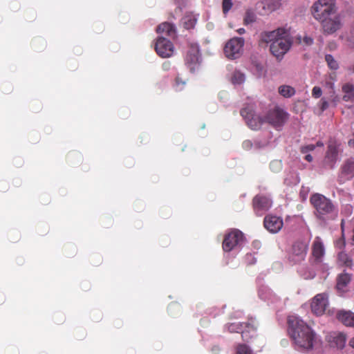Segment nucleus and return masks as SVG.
<instances>
[{"label":"nucleus","instance_id":"nucleus-1","mask_svg":"<svg viewBox=\"0 0 354 354\" xmlns=\"http://www.w3.org/2000/svg\"><path fill=\"white\" fill-rule=\"evenodd\" d=\"M288 333L295 344L299 348L309 350L313 347L315 334L312 329L298 317H288Z\"/></svg>","mask_w":354,"mask_h":354},{"label":"nucleus","instance_id":"nucleus-2","mask_svg":"<svg viewBox=\"0 0 354 354\" xmlns=\"http://www.w3.org/2000/svg\"><path fill=\"white\" fill-rule=\"evenodd\" d=\"M310 202L315 208V215L317 219L326 222L334 219L337 216V209L333 202L321 194H314Z\"/></svg>","mask_w":354,"mask_h":354},{"label":"nucleus","instance_id":"nucleus-3","mask_svg":"<svg viewBox=\"0 0 354 354\" xmlns=\"http://www.w3.org/2000/svg\"><path fill=\"white\" fill-rule=\"evenodd\" d=\"M185 64L191 73H195L201 66L202 56L199 45L194 42H189L184 57Z\"/></svg>","mask_w":354,"mask_h":354},{"label":"nucleus","instance_id":"nucleus-4","mask_svg":"<svg viewBox=\"0 0 354 354\" xmlns=\"http://www.w3.org/2000/svg\"><path fill=\"white\" fill-rule=\"evenodd\" d=\"M335 0H318L311 8L313 17L319 21L335 11Z\"/></svg>","mask_w":354,"mask_h":354},{"label":"nucleus","instance_id":"nucleus-5","mask_svg":"<svg viewBox=\"0 0 354 354\" xmlns=\"http://www.w3.org/2000/svg\"><path fill=\"white\" fill-rule=\"evenodd\" d=\"M289 114L279 107L269 110L265 115V121L276 129H281L287 122Z\"/></svg>","mask_w":354,"mask_h":354},{"label":"nucleus","instance_id":"nucleus-6","mask_svg":"<svg viewBox=\"0 0 354 354\" xmlns=\"http://www.w3.org/2000/svg\"><path fill=\"white\" fill-rule=\"evenodd\" d=\"M243 241V233L238 229H232L224 236L223 249L225 252H230L236 247L241 245Z\"/></svg>","mask_w":354,"mask_h":354},{"label":"nucleus","instance_id":"nucleus-7","mask_svg":"<svg viewBox=\"0 0 354 354\" xmlns=\"http://www.w3.org/2000/svg\"><path fill=\"white\" fill-rule=\"evenodd\" d=\"M240 113L249 127L253 130L259 129L264 123H266L265 121V115L261 117L255 115L252 106H248L244 107L241 110Z\"/></svg>","mask_w":354,"mask_h":354},{"label":"nucleus","instance_id":"nucleus-8","mask_svg":"<svg viewBox=\"0 0 354 354\" xmlns=\"http://www.w3.org/2000/svg\"><path fill=\"white\" fill-rule=\"evenodd\" d=\"M308 244L304 241H296L288 254V259L292 265L303 261L307 254Z\"/></svg>","mask_w":354,"mask_h":354},{"label":"nucleus","instance_id":"nucleus-9","mask_svg":"<svg viewBox=\"0 0 354 354\" xmlns=\"http://www.w3.org/2000/svg\"><path fill=\"white\" fill-rule=\"evenodd\" d=\"M288 34L286 32V35L275 39L274 41L270 44V50L277 59H281L291 46V41L290 39L288 38Z\"/></svg>","mask_w":354,"mask_h":354},{"label":"nucleus","instance_id":"nucleus-10","mask_svg":"<svg viewBox=\"0 0 354 354\" xmlns=\"http://www.w3.org/2000/svg\"><path fill=\"white\" fill-rule=\"evenodd\" d=\"M244 39L242 37H234L229 40L224 48V53L230 59H236L240 57L243 51Z\"/></svg>","mask_w":354,"mask_h":354},{"label":"nucleus","instance_id":"nucleus-11","mask_svg":"<svg viewBox=\"0 0 354 354\" xmlns=\"http://www.w3.org/2000/svg\"><path fill=\"white\" fill-rule=\"evenodd\" d=\"M155 50L161 57H169L174 53V46L170 40L159 37L155 44Z\"/></svg>","mask_w":354,"mask_h":354},{"label":"nucleus","instance_id":"nucleus-12","mask_svg":"<svg viewBox=\"0 0 354 354\" xmlns=\"http://www.w3.org/2000/svg\"><path fill=\"white\" fill-rule=\"evenodd\" d=\"M272 200L264 195H257L252 199V207L257 216H261L272 206Z\"/></svg>","mask_w":354,"mask_h":354},{"label":"nucleus","instance_id":"nucleus-13","mask_svg":"<svg viewBox=\"0 0 354 354\" xmlns=\"http://www.w3.org/2000/svg\"><path fill=\"white\" fill-rule=\"evenodd\" d=\"M322 23V29L324 34L330 35L340 29L342 23L339 16L334 17H325L319 20Z\"/></svg>","mask_w":354,"mask_h":354},{"label":"nucleus","instance_id":"nucleus-14","mask_svg":"<svg viewBox=\"0 0 354 354\" xmlns=\"http://www.w3.org/2000/svg\"><path fill=\"white\" fill-rule=\"evenodd\" d=\"M328 306V295L326 293L317 294L311 303L312 312L316 315H322Z\"/></svg>","mask_w":354,"mask_h":354},{"label":"nucleus","instance_id":"nucleus-15","mask_svg":"<svg viewBox=\"0 0 354 354\" xmlns=\"http://www.w3.org/2000/svg\"><path fill=\"white\" fill-rule=\"evenodd\" d=\"M265 228L271 233H277L283 227V219L272 214H268L265 216L263 220Z\"/></svg>","mask_w":354,"mask_h":354},{"label":"nucleus","instance_id":"nucleus-16","mask_svg":"<svg viewBox=\"0 0 354 354\" xmlns=\"http://www.w3.org/2000/svg\"><path fill=\"white\" fill-rule=\"evenodd\" d=\"M354 177V159L346 160L341 167V173L339 176L341 182L351 180Z\"/></svg>","mask_w":354,"mask_h":354},{"label":"nucleus","instance_id":"nucleus-17","mask_svg":"<svg viewBox=\"0 0 354 354\" xmlns=\"http://www.w3.org/2000/svg\"><path fill=\"white\" fill-rule=\"evenodd\" d=\"M324 253V246L322 239L319 236H317L312 245V254L314 258V261L316 263H321Z\"/></svg>","mask_w":354,"mask_h":354},{"label":"nucleus","instance_id":"nucleus-18","mask_svg":"<svg viewBox=\"0 0 354 354\" xmlns=\"http://www.w3.org/2000/svg\"><path fill=\"white\" fill-rule=\"evenodd\" d=\"M328 341L331 346L342 349L345 346L346 337L342 333L334 332L328 337Z\"/></svg>","mask_w":354,"mask_h":354},{"label":"nucleus","instance_id":"nucleus-19","mask_svg":"<svg viewBox=\"0 0 354 354\" xmlns=\"http://www.w3.org/2000/svg\"><path fill=\"white\" fill-rule=\"evenodd\" d=\"M286 34L284 28H278L270 32H265L261 34V41L265 43H272L275 39L280 38Z\"/></svg>","mask_w":354,"mask_h":354},{"label":"nucleus","instance_id":"nucleus-20","mask_svg":"<svg viewBox=\"0 0 354 354\" xmlns=\"http://www.w3.org/2000/svg\"><path fill=\"white\" fill-rule=\"evenodd\" d=\"M158 33L165 34L167 36L174 38L176 36V26L169 22H163L160 24L156 28Z\"/></svg>","mask_w":354,"mask_h":354},{"label":"nucleus","instance_id":"nucleus-21","mask_svg":"<svg viewBox=\"0 0 354 354\" xmlns=\"http://www.w3.org/2000/svg\"><path fill=\"white\" fill-rule=\"evenodd\" d=\"M337 318L345 326L354 327L353 313L351 311L342 310L337 314Z\"/></svg>","mask_w":354,"mask_h":354},{"label":"nucleus","instance_id":"nucleus-22","mask_svg":"<svg viewBox=\"0 0 354 354\" xmlns=\"http://www.w3.org/2000/svg\"><path fill=\"white\" fill-rule=\"evenodd\" d=\"M351 280V275L344 272L338 275L337 278L336 288L340 292H344L348 284Z\"/></svg>","mask_w":354,"mask_h":354},{"label":"nucleus","instance_id":"nucleus-23","mask_svg":"<svg viewBox=\"0 0 354 354\" xmlns=\"http://www.w3.org/2000/svg\"><path fill=\"white\" fill-rule=\"evenodd\" d=\"M338 155V149L335 145L330 144L328 146V149L326 153V158L328 161L331 162L332 167L335 165L337 161Z\"/></svg>","mask_w":354,"mask_h":354},{"label":"nucleus","instance_id":"nucleus-24","mask_svg":"<svg viewBox=\"0 0 354 354\" xmlns=\"http://www.w3.org/2000/svg\"><path fill=\"white\" fill-rule=\"evenodd\" d=\"M337 263L341 266L351 268L353 263L352 258L345 252H340L337 254Z\"/></svg>","mask_w":354,"mask_h":354},{"label":"nucleus","instance_id":"nucleus-25","mask_svg":"<svg viewBox=\"0 0 354 354\" xmlns=\"http://www.w3.org/2000/svg\"><path fill=\"white\" fill-rule=\"evenodd\" d=\"M249 324L244 322H239V323H231L227 325V330L230 333H239L241 332V336L243 340H245V333L243 331V328L244 327H248Z\"/></svg>","mask_w":354,"mask_h":354},{"label":"nucleus","instance_id":"nucleus-26","mask_svg":"<svg viewBox=\"0 0 354 354\" xmlns=\"http://www.w3.org/2000/svg\"><path fill=\"white\" fill-rule=\"evenodd\" d=\"M342 91L344 93V95L342 97L344 101H354V86L352 84L347 83L343 85Z\"/></svg>","mask_w":354,"mask_h":354},{"label":"nucleus","instance_id":"nucleus-27","mask_svg":"<svg viewBox=\"0 0 354 354\" xmlns=\"http://www.w3.org/2000/svg\"><path fill=\"white\" fill-rule=\"evenodd\" d=\"M184 27L186 29L193 28L196 23V17L192 15H186L182 19Z\"/></svg>","mask_w":354,"mask_h":354},{"label":"nucleus","instance_id":"nucleus-28","mask_svg":"<svg viewBox=\"0 0 354 354\" xmlns=\"http://www.w3.org/2000/svg\"><path fill=\"white\" fill-rule=\"evenodd\" d=\"M279 93L285 97H290L295 94V89L288 85H282L279 88Z\"/></svg>","mask_w":354,"mask_h":354},{"label":"nucleus","instance_id":"nucleus-29","mask_svg":"<svg viewBox=\"0 0 354 354\" xmlns=\"http://www.w3.org/2000/svg\"><path fill=\"white\" fill-rule=\"evenodd\" d=\"M245 81V75L240 71H234L232 76V82L234 84H241Z\"/></svg>","mask_w":354,"mask_h":354},{"label":"nucleus","instance_id":"nucleus-30","mask_svg":"<svg viewBox=\"0 0 354 354\" xmlns=\"http://www.w3.org/2000/svg\"><path fill=\"white\" fill-rule=\"evenodd\" d=\"M325 60L330 69L337 70L339 68V64L334 59V57L331 55H326Z\"/></svg>","mask_w":354,"mask_h":354},{"label":"nucleus","instance_id":"nucleus-31","mask_svg":"<svg viewBox=\"0 0 354 354\" xmlns=\"http://www.w3.org/2000/svg\"><path fill=\"white\" fill-rule=\"evenodd\" d=\"M236 354H252V352L247 345L239 344L236 347Z\"/></svg>","mask_w":354,"mask_h":354},{"label":"nucleus","instance_id":"nucleus-32","mask_svg":"<svg viewBox=\"0 0 354 354\" xmlns=\"http://www.w3.org/2000/svg\"><path fill=\"white\" fill-rule=\"evenodd\" d=\"M281 0H272V2H269L266 5L270 11H274L279 8L281 6Z\"/></svg>","mask_w":354,"mask_h":354},{"label":"nucleus","instance_id":"nucleus-33","mask_svg":"<svg viewBox=\"0 0 354 354\" xmlns=\"http://www.w3.org/2000/svg\"><path fill=\"white\" fill-rule=\"evenodd\" d=\"M232 0H223L222 8L224 14H226L232 8Z\"/></svg>","mask_w":354,"mask_h":354},{"label":"nucleus","instance_id":"nucleus-34","mask_svg":"<svg viewBox=\"0 0 354 354\" xmlns=\"http://www.w3.org/2000/svg\"><path fill=\"white\" fill-rule=\"evenodd\" d=\"M255 16L252 12H247L244 17V24H249L254 21Z\"/></svg>","mask_w":354,"mask_h":354},{"label":"nucleus","instance_id":"nucleus-35","mask_svg":"<svg viewBox=\"0 0 354 354\" xmlns=\"http://www.w3.org/2000/svg\"><path fill=\"white\" fill-rule=\"evenodd\" d=\"M322 95V88L319 86H314L312 89V96L314 98H319Z\"/></svg>","mask_w":354,"mask_h":354},{"label":"nucleus","instance_id":"nucleus-36","mask_svg":"<svg viewBox=\"0 0 354 354\" xmlns=\"http://www.w3.org/2000/svg\"><path fill=\"white\" fill-rule=\"evenodd\" d=\"M315 149V145L310 144V145L302 146L301 147L300 151L302 153H306L308 151H313Z\"/></svg>","mask_w":354,"mask_h":354},{"label":"nucleus","instance_id":"nucleus-37","mask_svg":"<svg viewBox=\"0 0 354 354\" xmlns=\"http://www.w3.org/2000/svg\"><path fill=\"white\" fill-rule=\"evenodd\" d=\"M328 102L324 99V98H322L320 101V109L321 111L323 112L326 109H327L328 108Z\"/></svg>","mask_w":354,"mask_h":354},{"label":"nucleus","instance_id":"nucleus-38","mask_svg":"<svg viewBox=\"0 0 354 354\" xmlns=\"http://www.w3.org/2000/svg\"><path fill=\"white\" fill-rule=\"evenodd\" d=\"M252 142L249 140L243 141L242 144L243 149L245 150H250V149H252Z\"/></svg>","mask_w":354,"mask_h":354},{"label":"nucleus","instance_id":"nucleus-39","mask_svg":"<svg viewBox=\"0 0 354 354\" xmlns=\"http://www.w3.org/2000/svg\"><path fill=\"white\" fill-rule=\"evenodd\" d=\"M185 84V82L180 80L179 77L176 78V85L179 87V89H181L180 85L184 86Z\"/></svg>","mask_w":354,"mask_h":354},{"label":"nucleus","instance_id":"nucleus-40","mask_svg":"<svg viewBox=\"0 0 354 354\" xmlns=\"http://www.w3.org/2000/svg\"><path fill=\"white\" fill-rule=\"evenodd\" d=\"M274 167L280 169L281 167V163L278 161H273L270 163V167L273 168Z\"/></svg>","mask_w":354,"mask_h":354},{"label":"nucleus","instance_id":"nucleus-41","mask_svg":"<svg viewBox=\"0 0 354 354\" xmlns=\"http://www.w3.org/2000/svg\"><path fill=\"white\" fill-rule=\"evenodd\" d=\"M171 63L169 62H165L162 64V68L165 71H168L170 68Z\"/></svg>","mask_w":354,"mask_h":354},{"label":"nucleus","instance_id":"nucleus-42","mask_svg":"<svg viewBox=\"0 0 354 354\" xmlns=\"http://www.w3.org/2000/svg\"><path fill=\"white\" fill-rule=\"evenodd\" d=\"M304 42L307 44V45H310L313 44V39L310 38V37H304Z\"/></svg>","mask_w":354,"mask_h":354},{"label":"nucleus","instance_id":"nucleus-43","mask_svg":"<svg viewBox=\"0 0 354 354\" xmlns=\"http://www.w3.org/2000/svg\"><path fill=\"white\" fill-rule=\"evenodd\" d=\"M348 144L351 147L354 148V133L353 134V138L348 140Z\"/></svg>","mask_w":354,"mask_h":354},{"label":"nucleus","instance_id":"nucleus-44","mask_svg":"<svg viewBox=\"0 0 354 354\" xmlns=\"http://www.w3.org/2000/svg\"><path fill=\"white\" fill-rule=\"evenodd\" d=\"M337 245H339V248H344L345 246V241L344 239H342V240H339L337 242Z\"/></svg>","mask_w":354,"mask_h":354},{"label":"nucleus","instance_id":"nucleus-45","mask_svg":"<svg viewBox=\"0 0 354 354\" xmlns=\"http://www.w3.org/2000/svg\"><path fill=\"white\" fill-rule=\"evenodd\" d=\"M305 160L308 162H311L313 160V156L310 154H308L305 156Z\"/></svg>","mask_w":354,"mask_h":354},{"label":"nucleus","instance_id":"nucleus-46","mask_svg":"<svg viewBox=\"0 0 354 354\" xmlns=\"http://www.w3.org/2000/svg\"><path fill=\"white\" fill-rule=\"evenodd\" d=\"M348 345L353 348H354V337L351 338L350 340H349V342H348Z\"/></svg>","mask_w":354,"mask_h":354},{"label":"nucleus","instance_id":"nucleus-47","mask_svg":"<svg viewBox=\"0 0 354 354\" xmlns=\"http://www.w3.org/2000/svg\"><path fill=\"white\" fill-rule=\"evenodd\" d=\"M237 32L240 35H242L245 33V29L244 28H239L237 30Z\"/></svg>","mask_w":354,"mask_h":354},{"label":"nucleus","instance_id":"nucleus-48","mask_svg":"<svg viewBox=\"0 0 354 354\" xmlns=\"http://www.w3.org/2000/svg\"><path fill=\"white\" fill-rule=\"evenodd\" d=\"M316 146H317V147H323V146H324V143H323L322 141H318V142H317V144H316L315 147H316Z\"/></svg>","mask_w":354,"mask_h":354},{"label":"nucleus","instance_id":"nucleus-49","mask_svg":"<svg viewBox=\"0 0 354 354\" xmlns=\"http://www.w3.org/2000/svg\"><path fill=\"white\" fill-rule=\"evenodd\" d=\"M341 226H342V228L343 229V222H342Z\"/></svg>","mask_w":354,"mask_h":354},{"label":"nucleus","instance_id":"nucleus-50","mask_svg":"<svg viewBox=\"0 0 354 354\" xmlns=\"http://www.w3.org/2000/svg\"><path fill=\"white\" fill-rule=\"evenodd\" d=\"M353 72H354V65H353Z\"/></svg>","mask_w":354,"mask_h":354}]
</instances>
